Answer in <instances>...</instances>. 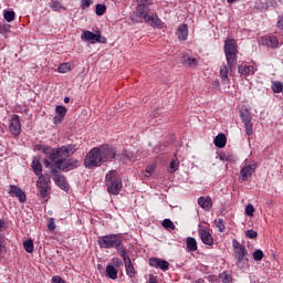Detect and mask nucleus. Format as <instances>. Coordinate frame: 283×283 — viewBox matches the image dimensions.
<instances>
[{"label": "nucleus", "instance_id": "obj_47", "mask_svg": "<svg viewBox=\"0 0 283 283\" xmlns=\"http://www.w3.org/2000/svg\"><path fill=\"white\" fill-rule=\"evenodd\" d=\"M276 28H279V30H283V15L279 17Z\"/></svg>", "mask_w": 283, "mask_h": 283}, {"label": "nucleus", "instance_id": "obj_25", "mask_svg": "<svg viewBox=\"0 0 283 283\" xmlns=\"http://www.w3.org/2000/svg\"><path fill=\"white\" fill-rule=\"evenodd\" d=\"M180 63L182 65H188L189 67H196L198 65V60L193 59V57H189L187 55H184L180 59Z\"/></svg>", "mask_w": 283, "mask_h": 283}, {"label": "nucleus", "instance_id": "obj_31", "mask_svg": "<svg viewBox=\"0 0 283 283\" xmlns=\"http://www.w3.org/2000/svg\"><path fill=\"white\" fill-rule=\"evenodd\" d=\"M71 64L70 63H62L59 65L57 67V72H60V74H67V72H70L71 70Z\"/></svg>", "mask_w": 283, "mask_h": 283}, {"label": "nucleus", "instance_id": "obj_6", "mask_svg": "<svg viewBox=\"0 0 283 283\" xmlns=\"http://www.w3.org/2000/svg\"><path fill=\"white\" fill-rule=\"evenodd\" d=\"M44 167L46 169H50V174H52L53 180L60 189H63V191H69L70 190V184H67V179L65 178L64 175H61L59 169H56V166H53L52 163L48 159L44 160Z\"/></svg>", "mask_w": 283, "mask_h": 283}, {"label": "nucleus", "instance_id": "obj_10", "mask_svg": "<svg viewBox=\"0 0 283 283\" xmlns=\"http://www.w3.org/2000/svg\"><path fill=\"white\" fill-rule=\"evenodd\" d=\"M81 39L82 41H87L88 43H107V38L101 35L99 31H97L96 33L92 31H83Z\"/></svg>", "mask_w": 283, "mask_h": 283}, {"label": "nucleus", "instance_id": "obj_56", "mask_svg": "<svg viewBox=\"0 0 283 283\" xmlns=\"http://www.w3.org/2000/svg\"><path fill=\"white\" fill-rule=\"evenodd\" d=\"M150 283H158L157 281H150Z\"/></svg>", "mask_w": 283, "mask_h": 283}, {"label": "nucleus", "instance_id": "obj_22", "mask_svg": "<svg viewBox=\"0 0 283 283\" xmlns=\"http://www.w3.org/2000/svg\"><path fill=\"white\" fill-rule=\"evenodd\" d=\"M32 169L35 176H43V165H41V159L40 158H34L32 161Z\"/></svg>", "mask_w": 283, "mask_h": 283}, {"label": "nucleus", "instance_id": "obj_42", "mask_svg": "<svg viewBox=\"0 0 283 283\" xmlns=\"http://www.w3.org/2000/svg\"><path fill=\"white\" fill-rule=\"evenodd\" d=\"M245 235L250 240H255V238H258V231H255V230H247L245 231Z\"/></svg>", "mask_w": 283, "mask_h": 283}, {"label": "nucleus", "instance_id": "obj_4", "mask_svg": "<svg viewBox=\"0 0 283 283\" xmlns=\"http://www.w3.org/2000/svg\"><path fill=\"white\" fill-rule=\"evenodd\" d=\"M97 244L99 249H116L117 253L122 255L125 253V245L123 244V237L120 234H106L98 237Z\"/></svg>", "mask_w": 283, "mask_h": 283}, {"label": "nucleus", "instance_id": "obj_29", "mask_svg": "<svg viewBox=\"0 0 283 283\" xmlns=\"http://www.w3.org/2000/svg\"><path fill=\"white\" fill-rule=\"evenodd\" d=\"M24 251L27 253H33L34 252V241L32 239L23 241Z\"/></svg>", "mask_w": 283, "mask_h": 283}, {"label": "nucleus", "instance_id": "obj_48", "mask_svg": "<svg viewBox=\"0 0 283 283\" xmlns=\"http://www.w3.org/2000/svg\"><path fill=\"white\" fill-rule=\"evenodd\" d=\"M170 169H172V171H176V169H178V161L177 160L170 161Z\"/></svg>", "mask_w": 283, "mask_h": 283}, {"label": "nucleus", "instance_id": "obj_14", "mask_svg": "<svg viewBox=\"0 0 283 283\" xmlns=\"http://www.w3.org/2000/svg\"><path fill=\"white\" fill-rule=\"evenodd\" d=\"M149 266H153V269H160L164 272L169 271V263L166 260L158 258H150Z\"/></svg>", "mask_w": 283, "mask_h": 283}, {"label": "nucleus", "instance_id": "obj_49", "mask_svg": "<svg viewBox=\"0 0 283 283\" xmlns=\"http://www.w3.org/2000/svg\"><path fill=\"white\" fill-rule=\"evenodd\" d=\"M156 168L154 167V166H147L146 167V169H145V171H146V174H149V176H151V174H154V170H155Z\"/></svg>", "mask_w": 283, "mask_h": 283}, {"label": "nucleus", "instance_id": "obj_34", "mask_svg": "<svg viewBox=\"0 0 283 283\" xmlns=\"http://www.w3.org/2000/svg\"><path fill=\"white\" fill-rule=\"evenodd\" d=\"M107 11V7L105 4H96L95 12L97 17H103L105 12Z\"/></svg>", "mask_w": 283, "mask_h": 283}, {"label": "nucleus", "instance_id": "obj_24", "mask_svg": "<svg viewBox=\"0 0 283 283\" xmlns=\"http://www.w3.org/2000/svg\"><path fill=\"white\" fill-rule=\"evenodd\" d=\"M214 145L219 149H222L223 147H226L227 146V135H224V134L217 135V137L214 138Z\"/></svg>", "mask_w": 283, "mask_h": 283}, {"label": "nucleus", "instance_id": "obj_5", "mask_svg": "<svg viewBox=\"0 0 283 283\" xmlns=\"http://www.w3.org/2000/svg\"><path fill=\"white\" fill-rule=\"evenodd\" d=\"M105 181L108 193L112 196H118V193H120V189H123V180L118 176L117 170H109L106 174Z\"/></svg>", "mask_w": 283, "mask_h": 283}, {"label": "nucleus", "instance_id": "obj_3", "mask_svg": "<svg viewBox=\"0 0 283 283\" xmlns=\"http://www.w3.org/2000/svg\"><path fill=\"white\" fill-rule=\"evenodd\" d=\"M35 149L36 151L45 154V156H48L49 158V163H53V167H56V169H61L63 160H67V158L72 156L65 146H62L60 148H52V146L38 144L35 145Z\"/></svg>", "mask_w": 283, "mask_h": 283}, {"label": "nucleus", "instance_id": "obj_27", "mask_svg": "<svg viewBox=\"0 0 283 283\" xmlns=\"http://www.w3.org/2000/svg\"><path fill=\"white\" fill-rule=\"evenodd\" d=\"M240 118L243 124L251 123L253 120V117L251 116L249 109L240 111Z\"/></svg>", "mask_w": 283, "mask_h": 283}, {"label": "nucleus", "instance_id": "obj_28", "mask_svg": "<svg viewBox=\"0 0 283 283\" xmlns=\"http://www.w3.org/2000/svg\"><path fill=\"white\" fill-rule=\"evenodd\" d=\"M186 244L189 251H198V242L196 241L195 238H191V237L187 238Z\"/></svg>", "mask_w": 283, "mask_h": 283}, {"label": "nucleus", "instance_id": "obj_12", "mask_svg": "<svg viewBox=\"0 0 283 283\" xmlns=\"http://www.w3.org/2000/svg\"><path fill=\"white\" fill-rule=\"evenodd\" d=\"M119 255L124 260L126 275H128V277H134L136 275V270L134 269V264H132V259L127 255V251L122 252Z\"/></svg>", "mask_w": 283, "mask_h": 283}, {"label": "nucleus", "instance_id": "obj_7", "mask_svg": "<svg viewBox=\"0 0 283 283\" xmlns=\"http://www.w3.org/2000/svg\"><path fill=\"white\" fill-rule=\"evenodd\" d=\"M136 12L130 17L133 23H143V18L149 14V6L154 3V0H136Z\"/></svg>", "mask_w": 283, "mask_h": 283}, {"label": "nucleus", "instance_id": "obj_1", "mask_svg": "<svg viewBox=\"0 0 283 283\" xmlns=\"http://www.w3.org/2000/svg\"><path fill=\"white\" fill-rule=\"evenodd\" d=\"M117 155L118 150L116 147L109 144L94 147L86 154L84 167L87 169H92V167H101L104 163H112V160H115Z\"/></svg>", "mask_w": 283, "mask_h": 283}, {"label": "nucleus", "instance_id": "obj_41", "mask_svg": "<svg viewBox=\"0 0 283 283\" xmlns=\"http://www.w3.org/2000/svg\"><path fill=\"white\" fill-rule=\"evenodd\" d=\"M254 212H255V208H253V205H248L245 207V214L249 216V218H253Z\"/></svg>", "mask_w": 283, "mask_h": 283}, {"label": "nucleus", "instance_id": "obj_36", "mask_svg": "<svg viewBox=\"0 0 283 283\" xmlns=\"http://www.w3.org/2000/svg\"><path fill=\"white\" fill-rule=\"evenodd\" d=\"M161 224L164 229H170L171 231L176 229V226L171 219H165Z\"/></svg>", "mask_w": 283, "mask_h": 283}, {"label": "nucleus", "instance_id": "obj_51", "mask_svg": "<svg viewBox=\"0 0 283 283\" xmlns=\"http://www.w3.org/2000/svg\"><path fill=\"white\" fill-rule=\"evenodd\" d=\"M122 156H124V158H123L122 160H125V158H126V159L132 158L130 153H128L127 150H124L123 154H122Z\"/></svg>", "mask_w": 283, "mask_h": 283}, {"label": "nucleus", "instance_id": "obj_55", "mask_svg": "<svg viewBox=\"0 0 283 283\" xmlns=\"http://www.w3.org/2000/svg\"><path fill=\"white\" fill-rule=\"evenodd\" d=\"M228 3H235V0H228Z\"/></svg>", "mask_w": 283, "mask_h": 283}, {"label": "nucleus", "instance_id": "obj_57", "mask_svg": "<svg viewBox=\"0 0 283 283\" xmlns=\"http://www.w3.org/2000/svg\"><path fill=\"white\" fill-rule=\"evenodd\" d=\"M1 222H2V221L0 220V227H1Z\"/></svg>", "mask_w": 283, "mask_h": 283}, {"label": "nucleus", "instance_id": "obj_37", "mask_svg": "<svg viewBox=\"0 0 283 283\" xmlns=\"http://www.w3.org/2000/svg\"><path fill=\"white\" fill-rule=\"evenodd\" d=\"M252 255L255 262H260L264 259V252L262 250H255Z\"/></svg>", "mask_w": 283, "mask_h": 283}, {"label": "nucleus", "instance_id": "obj_43", "mask_svg": "<svg viewBox=\"0 0 283 283\" xmlns=\"http://www.w3.org/2000/svg\"><path fill=\"white\" fill-rule=\"evenodd\" d=\"M92 3H94V0H82L81 1L82 10H87V8H90V6H92Z\"/></svg>", "mask_w": 283, "mask_h": 283}, {"label": "nucleus", "instance_id": "obj_46", "mask_svg": "<svg viewBox=\"0 0 283 283\" xmlns=\"http://www.w3.org/2000/svg\"><path fill=\"white\" fill-rule=\"evenodd\" d=\"M63 118H64V117H61V115H55V116L53 117V123H54V125H59V124L63 123Z\"/></svg>", "mask_w": 283, "mask_h": 283}, {"label": "nucleus", "instance_id": "obj_21", "mask_svg": "<svg viewBox=\"0 0 283 283\" xmlns=\"http://www.w3.org/2000/svg\"><path fill=\"white\" fill-rule=\"evenodd\" d=\"M177 35L179 41H187L189 36V28L187 27V24H181L178 28Z\"/></svg>", "mask_w": 283, "mask_h": 283}, {"label": "nucleus", "instance_id": "obj_32", "mask_svg": "<svg viewBox=\"0 0 283 283\" xmlns=\"http://www.w3.org/2000/svg\"><path fill=\"white\" fill-rule=\"evenodd\" d=\"M50 8L53 9L54 12H59V10H63V4L60 1L52 0L49 3Z\"/></svg>", "mask_w": 283, "mask_h": 283}, {"label": "nucleus", "instance_id": "obj_50", "mask_svg": "<svg viewBox=\"0 0 283 283\" xmlns=\"http://www.w3.org/2000/svg\"><path fill=\"white\" fill-rule=\"evenodd\" d=\"M52 282L53 283H65V281H63V279H61V276H53Z\"/></svg>", "mask_w": 283, "mask_h": 283}, {"label": "nucleus", "instance_id": "obj_30", "mask_svg": "<svg viewBox=\"0 0 283 283\" xmlns=\"http://www.w3.org/2000/svg\"><path fill=\"white\" fill-rule=\"evenodd\" d=\"M272 92H274V94H281V92H283V83L280 81L272 82Z\"/></svg>", "mask_w": 283, "mask_h": 283}, {"label": "nucleus", "instance_id": "obj_16", "mask_svg": "<svg viewBox=\"0 0 283 283\" xmlns=\"http://www.w3.org/2000/svg\"><path fill=\"white\" fill-rule=\"evenodd\" d=\"M9 129L12 136H19V134H21V119L19 118V115L12 116Z\"/></svg>", "mask_w": 283, "mask_h": 283}, {"label": "nucleus", "instance_id": "obj_23", "mask_svg": "<svg viewBox=\"0 0 283 283\" xmlns=\"http://www.w3.org/2000/svg\"><path fill=\"white\" fill-rule=\"evenodd\" d=\"M262 41H263V43H265V45H268V48L275 49V48H277V45H280V41L277 40V38L275 35H270L268 38H263Z\"/></svg>", "mask_w": 283, "mask_h": 283}, {"label": "nucleus", "instance_id": "obj_13", "mask_svg": "<svg viewBox=\"0 0 283 283\" xmlns=\"http://www.w3.org/2000/svg\"><path fill=\"white\" fill-rule=\"evenodd\" d=\"M9 193L11 195L12 198L19 199V202H27L28 197L25 196V192L19 186H10Z\"/></svg>", "mask_w": 283, "mask_h": 283}, {"label": "nucleus", "instance_id": "obj_38", "mask_svg": "<svg viewBox=\"0 0 283 283\" xmlns=\"http://www.w3.org/2000/svg\"><path fill=\"white\" fill-rule=\"evenodd\" d=\"M3 17L8 23H11V21H14L15 13L14 11L4 10Z\"/></svg>", "mask_w": 283, "mask_h": 283}, {"label": "nucleus", "instance_id": "obj_40", "mask_svg": "<svg viewBox=\"0 0 283 283\" xmlns=\"http://www.w3.org/2000/svg\"><path fill=\"white\" fill-rule=\"evenodd\" d=\"M220 280H222L223 283H231L233 282V277L231 276V274H226L222 273L219 275Z\"/></svg>", "mask_w": 283, "mask_h": 283}, {"label": "nucleus", "instance_id": "obj_52", "mask_svg": "<svg viewBox=\"0 0 283 283\" xmlns=\"http://www.w3.org/2000/svg\"><path fill=\"white\" fill-rule=\"evenodd\" d=\"M48 229H49L50 231H54V230L56 229V226L54 224V221L49 222Z\"/></svg>", "mask_w": 283, "mask_h": 283}, {"label": "nucleus", "instance_id": "obj_44", "mask_svg": "<svg viewBox=\"0 0 283 283\" xmlns=\"http://www.w3.org/2000/svg\"><path fill=\"white\" fill-rule=\"evenodd\" d=\"M10 24H0V34H8L10 32Z\"/></svg>", "mask_w": 283, "mask_h": 283}, {"label": "nucleus", "instance_id": "obj_18", "mask_svg": "<svg viewBox=\"0 0 283 283\" xmlns=\"http://www.w3.org/2000/svg\"><path fill=\"white\" fill-rule=\"evenodd\" d=\"M200 240L203 244H207L208 247L213 245V237L211 233L205 229L199 230Z\"/></svg>", "mask_w": 283, "mask_h": 283}, {"label": "nucleus", "instance_id": "obj_9", "mask_svg": "<svg viewBox=\"0 0 283 283\" xmlns=\"http://www.w3.org/2000/svg\"><path fill=\"white\" fill-rule=\"evenodd\" d=\"M50 174L40 176L36 180V187L40 190L41 198H48L50 195Z\"/></svg>", "mask_w": 283, "mask_h": 283}, {"label": "nucleus", "instance_id": "obj_39", "mask_svg": "<svg viewBox=\"0 0 283 283\" xmlns=\"http://www.w3.org/2000/svg\"><path fill=\"white\" fill-rule=\"evenodd\" d=\"M245 127V134L247 136H253V122H248L243 124Z\"/></svg>", "mask_w": 283, "mask_h": 283}, {"label": "nucleus", "instance_id": "obj_17", "mask_svg": "<svg viewBox=\"0 0 283 283\" xmlns=\"http://www.w3.org/2000/svg\"><path fill=\"white\" fill-rule=\"evenodd\" d=\"M78 167V160L77 159H65L61 164V168H56L57 171H72L74 169H77Z\"/></svg>", "mask_w": 283, "mask_h": 283}, {"label": "nucleus", "instance_id": "obj_11", "mask_svg": "<svg viewBox=\"0 0 283 283\" xmlns=\"http://www.w3.org/2000/svg\"><path fill=\"white\" fill-rule=\"evenodd\" d=\"M255 169H258V164H245L244 167L240 170L241 180L247 182V180H249V178L255 174Z\"/></svg>", "mask_w": 283, "mask_h": 283}, {"label": "nucleus", "instance_id": "obj_8", "mask_svg": "<svg viewBox=\"0 0 283 283\" xmlns=\"http://www.w3.org/2000/svg\"><path fill=\"white\" fill-rule=\"evenodd\" d=\"M232 247L238 265L244 266L249 264V259L247 258V255H249V251H247V247L238 242L235 239L232 240Z\"/></svg>", "mask_w": 283, "mask_h": 283}, {"label": "nucleus", "instance_id": "obj_53", "mask_svg": "<svg viewBox=\"0 0 283 283\" xmlns=\"http://www.w3.org/2000/svg\"><path fill=\"white\" fill-rule=\"evenodd\" d=\"M218 85H220V81L216 80V81L213 82V86H214V87H218Z\"/></svg>", "mask_w": 283, "mask_h": 283}, {"label": "nucleus", "instance_id": "obj_15", "mask_svg": "<svg viewBox=\"0 0 283 283\" xmlns=\"http://www.w3.org/2000/svg\"><path fill=\"white\" fill-rule=\"evenodd\" d=\"M143 21L153 28H163V20H160L158 15H149V13H147L144 18H142V23Z\"/></svg>", "mask_w": 283, "mask_h": 283}, {"label": "nucleus", "instance_id": "obj_45", "mask_svg": "<svg viewBox=\"0 0 283 283\" xmlns=\"http://www.w3.org/2000/svg\"><path fill=\"white\" fill-rule=\"evenodd\" d=\"M65 148L69 150L71 156H74V154H76V145L69 144L67 146H65Z\"/></svg>", "mask_w": 283, "mask_h": 283}, {"label": "nucleus", "instance_id": "obj_26", "mask_svg": "<svg viewBox=\"0 0 283 283\" xmlns=\"http://www.w3.org/2000/svg\"><path fill=\"white\" fill-rule=\"evenodd\" d=\"M106 273L111 280H117L118 277V270L114 265H107Z\"/></svg>", "mask_w": 283, "mask_h": 283}, {"label": "nucleus", "instance_id": "obj_20", "mask_svg": "<svg viewBox=\"0 0 283 283\" xmlns=\"http://www.w3.org/2000/svg\"><path fill=\"white\" fill-rule=\"evenodd\" d=\"M238 70L242 76H252V74H255V67L253 65H239Z\"/></svg>", "mask_w": 283, "mask_h": 283}, {"label": "nucleus", "instance_id": "obj_54", "mask_svg": "<svg viewBox=\"0 0 283 283\" xmlns=\"http://www.w3.org/2000/svg\"><path fill=\"white\" fill-rule=\"evenodd\" d=\"M64 103H70V97H64Z\"/></svg>", "mask_w": 283, "mask_h": 283}, {"label": "nucleus", "instance_id": "obj_35", "mask_svg": "<svg viewBox=\"0 0 283 283\" xmlns=\"http://www.w3.org/2000/svg\"><path fill=\"white\" fill-rule=\"evenodd\" d=\"M55 113L57 114V116L65 118V114H67V108L63 105H59L55 107Z\"/></svg>", "mask_w": 283, "mask_h": 283}, {"label": "nucleus", "instance_id": "obj_19", "mask_svg": "<svg viewBox=\"0 0 283 283\" xmlns=\"http://www.w3.org/2000/svg\"><path fill=\"white\" fill-rule=\"evenodd\" d=\"M198 205L205 211H211V207H213V200H211V197H199Z\"/></svg>", "mask_w": 283, "mask_h": 283}, {"label": "nucleus", "instance_id": "obj_33", "mask_svg": "<svg viewBox=\"0 0 283 283\" xmlns=\"http://www.w3.org/2000/svg\"><path fill=\"white\" fill-rule=\"evenodd\" d=\"M217 229H219V233H224V230L227 227L224 226V220L223 219H216L214 220Z\"/></svg>", "mask_w": 283, "mask_h": 283}, {"label": "nucleus", "instance_id": "obj_2", "mask_svg": "<svg viewBox=\"0 0 283 283\" xmlns=\"http://www.w3.org/2000/svg\"><path fill=\"white\" fill-rule=\"evenodd\" d=\"M224 54L228 66H223L219 74L221 83L227 85V83H229V72H233V67L238 65V42H235L234 39H228L224 41Z\"/></svg>", "mask_w": 283, "mask_h": 283}]
</instances>
